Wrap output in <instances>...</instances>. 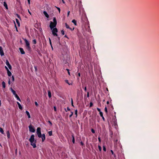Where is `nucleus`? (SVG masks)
<instances>
[{"instance_id":"nucleus-61","label":"nucleus","mask_w":159,"mask_h":159,"mask_svg":"<svg viewBox=\"0 0 159 159\" xmlns=\"http://www.w3.org/2000/svg\"><path fill=\"white\" fill-rule=\"evenodd\" d=\"M107 104H109V102L108 101H107Z\"/></svg>"},{"instance_id":"nucleus-12","label":"nucleus","mask_w":159,"mask_h":159,"mask_svg":"<svg viewBox=\"0 0 159 159\" xmlns=\"http://www.w3.org/2000/svg\"><path fill=\"white\" fill-rule=\"evenodd\" d=\"M19 50L22 54H24L25 53V52L22 48H19Z\"/></svg>"},{"instance_id":"nucleus-52","label":"nucleus","mask_w":159,"mask_h":159,"mask_svg":"<svg viewBox=\"0 0 159 159\" xmlns=\"http://www.w3.org/2000/svg\"><path fill=\"white\" fill-rule=\"evenodd\" d=\"M67 110L68 111H70V108H69L68 107H67Z\"/></svg>"},{"instance_id":"nucleus-19","label":"nucleus","mask_w":159,"mask_h":159,"mask_svg":"<svg viewBox=\"0 0 159 159\" xmlns=\"http://www.w3.org/2000/svg\"><path fill=\"white\" fill-rule=\"evenodd\" d=\"M7 73L8 75V76H10L11 75V73L10 72V71L9 70H8L7 71Z\"/></svg>"},{"instance_id":"nucleus-6","label":"nucleus","mask_w":159,"mask_h":159,"mask_svg":"<svg viewBox=\"0 0 159 159\" xmlns=\"http://www.w3.org/2000/svg\"><path fill=\"white\" fill-rule=\"evenodd\" d=\"M29 127L30 132H35V129L34 127L31 124H30V125L29 126Z\"/></svg>"},{"instance_id":"nucleus-28","label":"nucleus","mask_w":159,"mask_h":159,"mask_svg":"<svg viewBox=\"0 0 159 159\" xmlns=\"http://www.w3.org/2000/svg\"><path fill=\"white\" fill-rule=\"evenodd\" d=\"M77 112H78L77 110H76L75 111V114L76 115V116H75L76 117H77Z\"/></svg>"},{"instance_id":"nucleus-60","label":"nucleus","mask_w":159,"mask_h":159,"mask_svg":"<svg viewBox=\"0 0 159 159\" xmlns=\"http://www.w3.org/2000/svg\"><path fill=\"white\" fill-rule=\"evenodd\" d=\"M28 12L30 13V14L31 15V13L29 11V10H28Z\"/></svg>"},{"instance_id":"nucleus-26","label":"nucleus","mask_w":159,"mask_h":159,"mask_svg":"<svg viewBox=\"0 0 159 159\" xmlns=\"http://www.w3.org/2000/svg\"><path fill=\"white\" fill-rule=\"evenodd\" d=\"M72 22L75 25H76V21L74 19L72 20Z\"/></svg>"},{"instance_id":"nucleus-36","label":"nucleus","mask_w":159,"mask_h":159,"mask_svg":"<svg viewBox=\"0 0 159 159\" xmlns=\"http://www.w3.org/2000/svg\"><path fill=\"white\" fill-rule=\"evenodd\" d=\"M98 147L100 151H101L102 149L101 147L100 146H98Z\"/></svg>"},{"instance_id":"nucleus-8","label":"nucleus","mask_w":159,"mask_h":159,"mask_svg":"<svg viewBox=\"0 0 159 159\" xmlns=\"http://www.w3.org/2000/svg\"><path fill=\"white\" fill-rule=\"evenodd\" d=\"M6 64L10 70L11 69V66L7 60L6 61Z\"/></svg>"},{"instance_id":"nucleus-10","label":"nucleus","mask_w":159,"mask_h":159,"mask_svg":"<svg viewBox=\"0 0 159 159\" xmlns=\"http://www.w3.org/2000/svg\"><path fill=\"white\" fill-rule=\"evenodd\" d=\"M42 139V142H43V141L45 140V134H43L42 135V136L41 137Z\"/></svg>"},{"instance_id":"nucleus-59","label":"nucleus","mask_w":159,"mask_h":159,"mask_svg":"<svg viewBox=\"0 0 159 159\" xmlns=\"http://www.w3.org/2000/svg\"><path fill=\"white\" fill-rule=\"evenodd\" d=\"M111 152L112 154H114L112 150H111Z\"/></svg>"},{"instance_id":"nucleus-20","label":"nucleus","mask_w":159,"mask_h":159,"mask_svg":"<svg viewBox=\"0 0 159 159\" xmlns=\"http://www.w3.org/2000/svg\"><path fill=\"white\" fill-rule=\"evenodd\" d=\"M26 114L28 116V117L29 118H30V114L29 112L27 111H26Z\"/></svg>"},{"instance_id":"nucleus-42","label":"nucleus","mask_w":159,"mask_h":159,"mask_svg":"<svg viewBox=\"0 0 159 159\" xmlns=\"http://www.w3.org/2000/svg\"><path fill=\"white\" fill-rule=\"evenodd\" d=\"M97 110L99 112H101V110L100 109H99V108H97Z\"/></svg>"},{"instance_id":"nucleus-38","label":"nucleus","mask_w":159,"mask_h":159,"mask_svg":"<svg viewBox=\"0 0 159 159\" xmlns=\"http://www.w3.org/2000/svg\"><path fill=\"white\" fill-rule=\"evenodd\" d=\"M61 32V33L62 34V35H63L64 34H64V31H63V30H62Z\"/></svg>"},{"instance_id":"nucleus-3","label":"nucleus","mask_w":159,"mask_h":159,"mask_svg":"<svg viewBox=\"0 0 159 159\" xmlns=\"http://www.w3.org/2000/svg\"><path fill=\"white\" fill-rule=\"evenodd\" d=\"M24 40L26 44V48L29 50H30L31 49V48L30 47V44L29 42L26 39H24Z\"/></svg>"},{"instance_id":"nucleus-32","label":"nucleus","mask_w":159,"mask_h":159,"mask_svg":"<svg viewBox=\"0 0 159 159\" xmlns=\"http://www.w3.org/2000/svg\"><path fill=\"white\" fill-rule=\"evenodd\" d=\"M91 132L93 134H94L95 133V131L93 129H91Z\"/></svg>"},{"instance_id":"nucleus-16","label":"nucleus","mask_w":159,"mask_h":159,"mask_svg":"<svg viewBox=\"0 0 159 159\" xmlns=\"http://www.w3.org/2000/svg\"><path fill=\"white\" fill-rule=\"evenodd\" d=\"M48 96L49 98H51V91L49 90L48 91Z\"/></svg>"},{"instance_id":"nucleus-22","label":"nucleus","mask_w":159,"mask_h":159,"mask_svg":"<svg viewBox=\"0 0 159 159\" xmlns=\"http://www.w3.org/2000/svg\"><path fill=\"white\" fill-rule=\"evenodd\" d=\"M7 137H8V138H9L10 136V134L9 132L8 131H7Z\"/></svg>"},{"instance_id":"nucleus-44","label":"nucleus","mask_w":159,"mask_h":159,"mask_svg":"<svg viewBox=\"0 0 159 159\" xmlns=\"http://www.w3.org/2000/svg\"><path fill=\"white\" fill-rule=\"evenodd\" d=\"M12 80L13 81H14V78L13 76H12Z\"/></svg>"},{"instance_id":"nucleus-54","label":"nucleus","mask_w":159,"mask_h":159,"mask_svg":"<svg viewBox=\"0 0 159 159\" xmlns=\"http://www.w3.org/2000/svg\"><path fill=\"white\" fill-rule=\"evenodd\" d=\"M5 68L6 70H7V71L8 70H9L8 69L7 67V66H5Z\"/></svg>"},{"instance_id":"nucleus-11","label":"nucleus","mask_w":159,"mask_h":159,"mask_svg":"<svg viewBox=\"0 0 159 159\" xmlns=\"http://www.w3.org/2000/svg\"><path fill=\"white\" fill-rule=\"evenodd\" d=\"M3 3V6L5 7L7 10H8V7L7 3L5 2H4Z\"/></svg>"},{"instance_id":"nucleus-15","label":"nucleus","mask_w":159,"mask_h":159,"mask_svg":"<svg viewBox=\"0 0 159 159\" xmlns=\"http://www.w3.org/2000/svg\"><path fill=\"white\" fill-rule=\"evenodd\" d=\"M43 13L46 17L48 18L49 17V15L46 11H44Z\"/></svg>"},{"instance_id":"nucleus-18","label":"nucleus","mask_w":159,"mask_h":159,"mask_svg":"<svg viewBox=\"0 0 159 159\" xmlns=\"http://www.w3.org/2000/svg\"><path fill=\"white\" fill-rule=\"evenodd\" d=\"M2 85L3 88H5L6 87V84L4 81L2 82Z\"/></svg>"},{"instance_id":"nucleus-45","label":"nucleus","mask_w":159,"mask_h":159,"mask_svg":"<svg viewBox=\"0 0 159 159\" xmlns=\"http://www.w3.org/2000/svg\"><path fill=\"white\" fill-rule=\"evenodd\" d=\"M49 40L50 43L51 45L52 46V45L51 40L50 38H49Z\"/></svg>"},{"instance_id":"nucleus-30","label":"nucleus","mask_w":159,"mask_h":159,"mask_svg":"<svg viewBox=\"0 0 159 159\" xmlns=\"http://www.w3.org/2000/svg\"><path fill=\"white\" fill-rule=\"evenodd\" d=\"M33 43L34 44H36V39H34L33 40Z\"/></svg>"},{"instance_id":"nucleus-13","label":"nucleus","mask_w":159,"mask_h":159,"mask_svg":"<svg viewBox=\"0 0 159 159\" xmlns=\"http://www.w3.org/2000/svg\"><path fill=\"white\" fill-rule=\"evenodd\" d=\"M65 26L67 28L69 29H70L71 30H74V28H73L72 29H71V28H70L69 26V25L67 24L66 23L65 24Z\"/></svg>"},{"instance_id":"nucleus-49","label":"nucleus","mask_w":159,"mask_h":159,"mask_svg":"<svg viewBox=\"0 0 159 159\" xmlns=\"http://www.w3.org/2000/svg\"><path fill=\"white\" fill-rule=\"evenodd\" d=\"M84 90L85 91H87V88H86V87H85L84 88Z\"/></svg>"},{"instance_id":"nucleus-37","label":"nucleus","mask_w":159,"mask_h":159,"mask_svg":"<svg viewBox=\"0 0 159 159\" xmlns=\"http://www.w3.org/2000/svg\"><path fill=\"white\" fill-rule=\"evenodd\" d=\"M48 122L49 123V124H50V125L51 126L52 125V123L51 122V121L49 120L48 121Z\"/></svg>"},{"instance_id":"nucleus-7","label":"nucleus","mask_w":159,"mask_h":159,"mask_svg":"<svg viewBox=\"0 0 159 159\" xmlns=\"http://www.w3.org/2000/svg\"><path fill=\"white\" fill-rule=\"evenodd\" d=\"M57 24L53 22L52 21H51L50 24V27L51 30L54 28V27H55L56 26Z\"/></svg>"},{"instance_id":"nucleus-58","label":"nucleus","mask_w":159,"mask_h":159,"mask_svg":"<svg viewBox=\"0 0 159 159\" xmlns=\"http://www.w3.org/2000/svg\"><path fill=\"white\" fill-rule=\"evenodd\" d=\"M27 1H28V2L29 4H30V0H27Z\"/></svg>"},{"instance_id":"nucleus-64","label":"nucleus","mask_w":159,"mask_h":159,"mask_svg":"<svg viewBox=\"0 0 159 159\" xmlns=\"http://www.w3.org/2000/svg\"><path fill=\"white\" fill-rule=\"evenodd\" d=\"M65 37H67V36H66V35H65Z\"/></svg>"},{"instance_id":"nucleus-46","label":"nucleus","mask_w":159,"mask_h":159,"mask_svg":"<svg viewBox=\"0 0 159 159\" xmlns=\"http://www.w3.org/2000/svg\"><path fill=\"white\" fill-rule=\"evenodd\" d=\"M110 136L111 137H112L113 136V133L112 132H111V134H110Z\"/></svg>"},{"instance_id":"nucleus-9","label":"nucleus","mask_w":159,"mask_h":159,"mask_svg":"<svg viewBox=\"0 0 159 159\" xmlns=\"http://www.w3.org/2000/svg\"><path fill=\"white\" fill-rule=\"evenodd\" d=\"M0 54L1 56H3L4 55L2 48V47L0 46Z\"/></svg>"},{"instance_id":"nucleus-57","label":"nucleus","mask_w":159,"mask_h":159,"mask_svg":"<svg viewBox=\"0 0 159 159\" xmlns=\"http://www.w3.org/2000/svg\"><path fill=\"white\" fill-rule=\"evenodd\" d=\"M54 110L55 111H56V107H54Z\"/></svg>"},{"instance_id":"nucleus-63","label":"nucleus","mask_w":159,"mask_h":159,"mask_svg":"<svg viewBox=\"0 0 159 159\" xmlns=\"http://www.w3.org/2000/svg\"><path fill=\"white\" fill-rule=\"evenodd\" d=\"M8 84H10V80H9V82H8Z\"/></svg>"},{"instance_id":"nucleus-39","label":"nucleus","mask_w":159,"mask_h":159,"mask_svg":"<svg viewBox=\"0 0 159 159\" xmlns=\"http://www.w3.org/2000/svg\"><path fill=\"white\" fill-rule=\"evenodd\" d=\"M103 150L104 151H106V147L103 146Z\"/></svg>"},{"instance_id":"nucleus-55","label":"nucleus","mask_w":159,"mask_h":159,"mask_svg":"<svg viewBox=\"0 0 159 159\" xmlns=\"http://www.w3.org/2000/svg\"><path fill=\"white\" fill-rule=\"evenodd\" d=\"M102 119H103V120L104 121L105 120V118H104V117H103V116H102Z\"/></svg>"},{"instance_id":"nucleus-51","label":"nucleus","mask_w":159,"mask_h":159,"mask_svg":"<svg viewBox=\"0 0 159 159\" xmlns=\"http://www.w3.org/2000/svg\"><path fill=\"white\" fill-rule=\"evenodd\" d=\"M66 70L68 71V73L69 75H70V73L69 72V70L67 69Z\"/></svg>"},{"instance_id":"nucleus-53","label":"nucleus","mask_w":159,"mask_h":159,"mask_svg":"<svg viewBox=\"0 0 159 159\" xmlns=\"http://www.w3.org/2000/svg\"><path fill=\"white\" fill-rule=\"evenodd\" d=\"M98 141H99V142H101V139H100V137H99V138H98Z\"/></svg>"},{"instance_id":"nucleus-14","label":"nucleus","mask_w":159,"mask_h":159,"mask_svg":"<svg viewBox=\"0 0 159 159\" xmlns=\"http://www.w3.org/2000/svg\"><path fill=\"white\" fill-rule=\"evenodd\" d=\"M17 104H18V107H19V109H20V110H22L23 109V107H22L21 106V105L18 102H17Z\"/></svg>"},{"instance_id":"nucleus-23","label":"nucleus","mask_w":159,"mask_h":159,"mask_svg":"<svg viewBox=\"0 0 159 159\" xmlns=\"http://www.w3.org/2000/svg\"><path fill=\"white\" fill-rule=\"evenodd\" d=\"M15 97L16 98L17 100H18L19 101H20V98H19V97L18 96L17 94H16L15 95Z\"/></svg>"},{"instance_id":"nucleus-2","label":"nucleus","mask_w":159,"mask_h":159,"mask_svg":"<svg viewBox=\"0 0 159 159\" xmlns=\"http://www.w3.org/2000/svg\"><path fill=\"white\" fill-rule=\"evenodd\" d=\"M81 20L83 22V23H87L88 22V19L86 17V15L84 14H83L82 15L81 17Z\"/></svg>"},{"instance_id":"nucleus-62","label":"nucleus","mask_w":159,"mask_h":159,"mask_svg":"<svg viewBox=\"0 0 159 159\" xmlns=\"http://www.w3.org/2000/svg\"><path fill=\"white\" fill-rule=\"evenodd\" d=\"M78 76L80 77V73H78Z\"/></svg>"},{"instance_id":"nucleus-29","label":"nucleus","mask_w":159,"mask_h":159,"mask_svg":"<svg viewBox=\"0 0 159 159\" xmlns=\"http://www.w3.org/2000/svg\"><path fill=\"white\" fill-rule=\"evenodd\" d=\"M48 134L49 136H51L52 135V131H49L48 132Z\"/></svg>"},{"instance_id":"nucleus-25","label":"nucleus","mask_w":159,"mask_h":159,"mask_svg":"<svg viewBox=\"0 0 159 159\" xmlns=\"http://www.w3.org/2000/svg\"><path fill=\"white\" fill-rule=\"evenodd\" d=\"M105 111L106 112V115H107L108 113V111H107V107H106L105 108Z\"/></svg>"},{"instance_id":"nucleus-33","label":"nucleus","mask_w":159,"mask_h":159,"mask_svg":"<svg viewBox=\"0 0 159 159\" xmlns=\"http://www.w3.org/2000/svg\"><path fill=\"white\" fill-rule=\"evenodd\" d=\"M93 106V103H92V102H91L90 103V107H92Z\"/></svg>"},{"instance_id":"nucleus-48","label":"nucleus","mask_w":159,"mask_h":159,"mask_svg":"<svg viewBox=\"0 0 159 159\" xmlns=\"http://www.w3.org/2000/svg\"><path fill=\"white\" fill-rule=\"evenodd\" d=\"M87 96L88 98L89 97V92H87Z\"/></svg>"},{"instance_id":"nucleus-50","label":"nucleus","mask_w":159,"mask_h":159,"mask_svg":"<svg viewBox=\"0 0 159 159\" xmlns=\"http://www.w3.org/2000/svg\"><path fill=\"white\" fill-rule=\"evenodd\" d=\"M80 144L81 145H84V143L82 142H80Z\"/></svg>"},{"instance_id":"nucleus-43","label":"nucleus","mask_w":159,"mask_h":159,"mask_svg":"<svg viewBox=\"0 0 159 159\" xmlns=\"http://www.w3.org/2000/svg\"><path fill=\"white\" fill-rule=\"evenodd\" d=\"M57 8V10H58L59 12L60 13V9L59 7H56Z\"/></svg>"},{"instance_id":"nucleus-1","label":"nucleus","mask_w":159,"mask_h":159,"mask_svg":"<svg viewBox=\"0 0 159 159\" xmlns=\"http://www.w3.org/2000/svg\"><path fill=\"white\" fill-rule=\"evenodd\" d=\"M34 135H32L29 141L31 145L34 148L36 147V141L34 140Z\"/></svg>"},{"instance_id":"nucleus-27","label":"nucleus","mask_w":159,"mask_h":159,"mask_svg":"<svg viewBox=\"0 0 159 159\" xmlns=\"http://www.w3.org/2000/svg\"><path fill=\"white\" fill-rule=\"evenodd\" d=\"M0 131L2 134H4V131L3 130V129L1 127H0Z\"/></svg>"},{"instance_id":"nucleus-31","label":"nucleus","mask_w":159,"mask_h":159,"mask_svg":"<svg viewBox=\"0 0 159 159\" xmlns=\"http://www.w3.org/2000/svg\"><path fill=\"white\" fill-rule=\"evenodd\" d=\"M16 22L18 24V25L19 26L20 25V23L19 22V20L17 19H16Z\"/></svg>"},{"instance_id":"nucleus-40","label":"nucleus","mask_w":159,"mask_h":159,"mask_svg":"<svg viewBox=\"0 0 159 159\" xmlns=\"http://www.w3.org/2000/svg\"><path fill=\"white\" fill-rule=\"evenodd\" d=\"M71 105L72 106L74 107V106L73 105V100L72 99H71Z\"/></svg>"},{"instance_id":"nucleus-4","label":"nucleus","mask_w":159,"mask_h":159,"mask_svg":"<svg viewBox=\"0 0 159 159\" xmlns=\"http://www.w3.org/2000/svg\"><path fill=\"white\" fill-rule=\"evenodd\" d=\"M37 134L38 137L40 138L42 136V134L41 132V128L40 127H38L37 129Z\"/></svg>"},{"instance_id":"nucleus-34","label":"nucleus","mask_w":159,"mask_h":159,"mask_svg":"<svg viewBox=\"0 0 159 159\" xmlns=\"http://www.w3.org/2000/svg\"><path fill=\"white\" fill-rule=\"evenodd\" d=\"M71 115H70V116H69V117H70V118L71 117V116H73V112H71Z\"/></svg>"},{"instance_id":"nucleus-17","label":"nucleus","mask_w":159,"mask_h":159,"mask_svg":"<svg viewBox=\"0 0 159 159\" xmlns=\"http://www.w3.org/2000/svg\"><path fill=\"white\" fill-rule=\"evenodd\" d=\"M11 92H12L13 93V94L15 95L16 94H17L16 93V92H15V90H13L12 88H11Z\"/></svg>"},{"instance_id":"nucleus-21","label":"nucleus","mask_w":159,"mask_h":159,"mask_svg":"<svg viewBox=\"0 0 159 159\" xmlns=\"http://www.w3.org/2000/svg\"><path fill=\"white\" fill-rule=\"evenodd\" d=\"M72 142L74 144L75 143V137H74V135L72 134Z\"/></svg>"},{"instance_id":"nucleus-24","label":"nucleus","mask_w":159,"mask_h":159,"mask_svg":"<svg viewBox=\"0 0 159 159\" xmlns=\"http://www.w3.org/2000/svg\"><path fill=\"white\" fill-rule=\"evenodd\" d=\"M53 23H54L56 24H57V20H56V19L55 17L53 18Z\"/></svg>"},{"instance_id":"nucleus-5","label":"nucleus","mask_w":159,"mask_h":159,"mask_svg":"<svg viewBox=\"0 0 159 159\" xmlns=\"http://www.w3.org/2000/svg\"><path fill=\"white\" fill-rule=\"evenodd\" d=\"M52 34L54 36H57V33L58 31L57 29L56 28H54L52 29Z\"/></svg>"},{"instance_id":"nucleus-56","label":"nucleus","mask_w":159,"mask_h":159,"mask_svg":"<svg viewBox=\"0 0 159 159\" xmlns=\"http://www.w3.org/2000/svg\"><path fill=\"white\" fill-rule=\"evenodd\" d=\"M70 11H68V13H67V16H68L69 14H70Z\"/></svg>"},{"instance_id":"nucleus-35","label":"nucleus","mask_w":159,"mask_h":159,"mask_svg":"<svg viewBox=\"0 0 159 159\" xmlns=\"http://www.w3.org/2000/svg\"><path fill=\"white\" fill-rule=\"evenodd\" d=\"M99 113H100V116L102 117V116H103V113H102V112H99Z\"/></svg>"},{"instance_id":"nucleus-41","label":"nucleus","mask_w":159,"mask_h":159,"mask_svg":"<svg viewBox=\"0 0 159 159\" xmlns=\"http://www.w3.org/2000/svg\"><path fill=\"white\" fill-rule=\"evenodd\" d=\"M35 105L37 106V107L38 106V104L37 103V102H35Z\"/></svg>"},{"instance_id":"nucleus-47","label":"nucleus","mask_w":159,"mask_h":159,"mask_svg":"<svg viewBox=\"0 0 159 159\" xmlns=\"http://www.w3.org/2000/svg\"><path fill=\"white\" fill-rule=\"evenodd\" d=\"M65 81L66 83H67V84H69L68 83V80H65Z\"/></svg>"}]
</instances>
